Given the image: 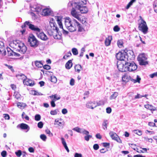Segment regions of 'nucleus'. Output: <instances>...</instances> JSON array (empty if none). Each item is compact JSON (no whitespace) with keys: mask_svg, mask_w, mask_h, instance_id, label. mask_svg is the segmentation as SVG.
<instances>
[{"mask_svg":"<svg viewBox=\"0 0 157 157\" xmlns=\"http://www.w3.org/2000/svg\"><path fill=\"white\" fill-rule=\"evenodd\" d=\"M65 25L67 29L71 32H74L76 30L77 27L79 32L84 31L83 28L75 19L72 20L69 17H67L65 21Z\"/></svg>","mask_w":157,"mask_h":157,"instance_id":"nucleus-1","label":"nucleus"},{"mask_svg":"<svg viewBox=\"0 0 157 157\" xmlns=\"http://www.w3.org/2000/svg\"><path fill=\"white\" fill-rule=\"evenodd\" d=\"M10 45L22 54H25L27 50L24 44L18 40L13 41L10 43Z\"/></svg>","mask_w":157,"mask_h":157,"instance_id":"nucleus-2","label":"nucleus"},{"mask_svg":"<svg viewBox=\"0 0 157 157\" xmlns=\"http://www.w3.org/2000/svg\"><path fill=\"white\" fill-rule=\"evenodd\" d=\"M50 26L48 27V32L51 36H53L55 39H59L61 36L59 34V29L55 23L50 21Z\"/></svg>","mask_w":157,"mask_h":157,"instance_id":"nucleus-3","label":"nucleus"},{"mask_svg":"<svg viewBox=\"0 0 157 157\" xmlns=\"http://www.w3.org/2000/svg\"><path fill=\"white\" fill-rule=\"evenodd\" d=\"M86 3V0H83V1L80 0L79 2L78 3V6H77L76 9L79 10L82 13H87L88 11V9L86 6H82Z\"/></svg>","mask_w":157,"mask_h":157,"instance_id":"nucleus-4","label":"nucleus"},{"mask_svg":"<svg viewBox=\"0 0 157 157\" xmlns=\"http://www.w3.org/2000/svg\"><path fill=\"white\" fill-rule=\"evenodd\" d=\"M138 25V29L140 30L144 34L147 33L148 28L145 21L142 20V21H139Z\"/></svg>","mask_w":157,"mask_h":157,"instance_id":"nucleus-5","label":"nucleus"},{"mask_svg":"<svg viewBox=\"0 0 157 157\" xmlns=\"http://www.w3.org/2000/svg\"><path fill=\"white\" fill-rule=\"evenodd\" d=\"M126 72L127 71H132L136 70L137 66L134 62H125Z\"/></svg>","mask_w":157,"mask_h":157,"instance_id":"nucleus-6","label":"nucleus"},{"mask_svg":"<svg viewBox=\"0 0 157 157\" xmlns=\"http://www.w3.org/2000/svg\"><path fill=\"white\" fill-rule=\"evenodd\" d=\"M117 59L121 61H124L125 62L128 61V56L126 52L124 51L123 52H119L117 53L116 56Z\"/></svg>","mask_w":157,"mask_h":157,"instance_id":"nucleus-7","label":"nucleus"},{"mask_svg":"<svg viewBox=\"0 0 157 157\" xmlns=\"http://www.w3.org/2000/svg\"><path fill=\"white\" fill-rule=\"evenodd\" d=\"M28 41L29 43L30 46L32 47L35 48L38 45V41L35 36L33 35H30L29 36Z\"/></svg>","mask_w":157,"mask_h":157,"instance_id":"nucleus-8","label":"nucleus"},{"mask_svg":"<svg viewBox=\"0 0 157 157\" xmlns=\"http://www.w3.org/2000/svg\"><path fill=\"white\" fill-rule=\"evenodd\" d=\"M122 81L124 82H128L129 80L131 81L132 82H133L134 83L136 82L140 83V80H141L140 78L137 75L136 76V79H134L131 78L130 76H123L122 78Z\"/></svg>","mask_w":157,"mask_h":157,"instance_id":"nucleus-9","label":"nucleus"},{"mask_svg":"<svg viewBox=\"0 0 157 157\" xmlns=\"http://www.w3.org/2000/svg\"><path fill=\"white\" fill-rule=\"evenodd\" d=\"M147 59V58L144 54H140L138 57L139 64L141 65H145L148 64V62L146 61Z\"/></svg>","mask_w":157,"mask_h":157,"instance_id":"nucleus-10","label":"nucleus"},{"mask_svg":"<svg viewBox=\"0 0 157 157\" xmlns=\"http://www.w3.org/2000/svg\"><path fill=\"white\" fill-rule=\"evenodd\" d=\"M31 22L29 21H26V23L27 25L29 26V28L33 31L36 32L37 33L40 32V29L38 28L37 26L35 25L31 24Z\"/></svg>","mask_w":157,"mask_h":157,"instance_id":"nucleus-11","label":"nucleus"},{"mask_svg":"<svg viewBox=\"0 0 157 157\" xmlns=\"http://www.w3.org/2000/svg\"><path fill=\"white\" fill-rule=\"evenodd\" d=\"M6 50L7 51V56H20V55L19 54L13 52V51L9 48H7Z\"/></svg>","mask_w":157,"mask_h":157,"instance_id":"nucleus-12","label":"nucleus"},{"mask_svg":"<svg viewBox=\"0 0 157 157\" xmlns=\"http://www.w3.org/2000/svg\"><path fill=\"white\" fill-rule=\"evenodd\" d=\"M71 14L73 18H76L78 20L80 19V17L81 15L80 14H79L75 10H72L71 12ZM73 19H75L73 18Z\"/></svg>","mask_w":157,"mask_h":157,"instance_id":"nucleus-13","label":"nucleus"},{"mask_svg":"<svg viewBox=\"0 0 157 157\" xmlns=\"http://www.w3.org/2000/svg\"><path fill=\"white\" fill-rule=\"evenodd\" d=\"M52 13L51 10L48 8H44L42 10L41 14L42 15L46 16L51 15Z\"/></svg>","mask_w":157,"mask_h":157,"instance_id":"nucleus-14","label":"nucleus"},{"mask_svg":"<svg viewBox=\"0 0 157 157\" xmlns=\"http://www.w3.org/2000/svg\"><path fill=\"white\" fill-rule=\"evenodd\" d=\"M23 82L24 85L31 86H33L34 85V82L31 79L27 78L23 81Z\"/></svg>","mask_w":157,"mask_h":157,"instance_id":"nucleus-15","label":"nucleus"},{"mask_svg":"<svg viewBox=\"0 0 157 157\" xmlns=\"http://www.w3.org/2000/svg\"><path fill=\"white\" fill-rule=\"evenodd\" d=\"M117 66L119 70L120 71L126 72L125 63L124 65L121 63L119 64L117 63Z\"/></svg>","mask_w":157,"mask_h":157,"instance_id":"nucleus-16","label":"nucleus"},{"mask_svg":"<svg viewBox=\"0 0 157 157\" xmlns=\"http://www.w3.org/2000/svg\"><path fill=\"white\" fill-rule=\"evenodd\" d=\"M19 127H20L22 129H27V131H26V132L28 131L30 129L29 127L27 124L24 123H21L17 125V128H18Z\"/></svg>","mask_w":157,"mask_h":157,"instance_id":"nucleus-17","label":"nucleus"},{"mask_svg":"<svg viewBox=\"0 0 157 157\" xmlns=\"http://www.w3.org/2000/svg\"><path fill=\"white\" fill-rule=\"evenodd\" d=\"M86 106L88 108L93 109L96 107L95 102V101L88 102L86 104Z\"/></svg>","mask_w":157,"mask_h":157,"instance_id":"nucleus-18","label":"nucleus"},{"mask_svg":"<svg viewBox=\"0 0 157 157\" xmlns=\"http://www.w3.org/2000/svg\"><path fill=\"white\" fill-rule=\"evenodd\" d=\"M37 35L38 38L43 40H46L48 39L46 35L43 32L38 33Z\"/></svg>","mask_w":157,"mask_h":157,"instance_id":"nucleus-19","label":"nucleus"},{"mask_svg":"<svg viewBox=\"0 0 157 157\" xmlns=\"http://www.w3.org/2000/svg\"><path fill=\"white\" fill-rule=\"evenodd\" d=\"M127 56L128 61V59H132L135 57L134 53L133 51L132 50H129L127 51Z\"/></svg>","mask_w":157,"mask_h":157,"instance_id":"nucleus-20","label":"nucleus"},{"mask_svg":"<svg viewBox=\"0 0 157 157\" xmlns=\"http://www.w3.org/2000/svg\"><path fill=\"white\" fill-rule=\"evenodd\" d=\"M59 121L58 120L57 121L56 120H55L54 125H56V127L60 126L62 128H63L64 125V122L62 121Z\"/></svg>","mask_w":157,"mask_h":157,"instance_id":"nucleus-21","label":"nucleus"},{"mask_svg":"<svg viewBox=\"0 0 157 157\" xmlns=\"http://www.w3.org/2000/svg\"><path fill=\"white\" fill-rule=\"evenodd\" d=\"M57 21L58 22V24L59 27V28L62 29L63 30V34L65 35H67L68 33V32L67 31L63 29L62 24L61 22L59 21V19H57Z\"/></svg>","mask_w":157,"mask_h":157,"instance_id":"nucleus-22","label":"nucleus"},{"mask_svg":"<svg viewBox=\"0 0 157 157\" xmlns=\"http://www.w3.org/2000/svg\"><path fill=\"white\" fill-rule=\"evenodd\" d=\"M112 39V37L111 36H109L105 39V44L106 46H108L110 45Z\"/></svg>","mask_w":157,"mask_h":157,"instance_id":"nucleus-23","label":"nucleus"},{"mask_svg":"<svg viewBox=\"0 0 157 157\" xmlns=\"http://www.w3.org/2000/svg\"><path fill=\"white\" fill-rule=\"evenodd\" d=\"M78 5V3L75 2H69L68 4V7H72V10H75V8L76 9L77 6Z\"/></svg>","mask_w":157,"mask_h":157,"instance_id":"nucleus-24","label":"nucleus"},{"mask_svg":"<svg viewBox=\"0 0 157 157\" xmlns=\"http://www.w3.org/2000/svg\"><path fill=\"white\" fill-rule=\"evenodd\" d=\"M61 140L62 141V143L63 144V146L66 149L67 151L68 152H69V150L67 146V144L66 143V142L65 141L63 137H62L61 138Z\"/></svg>","mask_w":157,"mask_h":157,"instance_id":"nucleus-25","label":"nucleus"},{"mask_svg":"<svg viewBox=\"0 0 157 157\" xmlns=\"http://www.w3.org/2000/svg\"><path fill=\"white\" fill-rule=\"evenodd\" d=\"M72 63L71 60H69L66 64L65 67L67 69H70L72 67Z\"/></svg>","mask_w":157,"mask_h":157,"instance_id":"nucleus-26","label":"nucleus"},{"mask_svg":"<svg viewBox=\"0 0 157 157\" xmlns=\"http://www.w3.org/2000/svg\"><path fill=\"white\" fill-rule=\"evenodd\" d=\"M145 107L151 111H155L156 110V108L153 106L150 105H145Z\"/></svg>","mask_w":157,"mask_h":157,"instance_id":"nucleus-27","label":"nucleus"},{"mask_svg":"<svg viewBox=\"0 0 157 157\" xmlns=\"http://www.w3.org/2000/svg\"><path fill=\"white\" fill-rule=\"evenodd\" d=\"M109 134L112 139L114 140L118 136L116 133L113 131H110L109 133Z\"/></svg>","mask_w":157,"mask_h":157,"instance_id":"nucleus-28","label":"nucleus"},{"mask_svg":"<svg viewBox=\"0 0 157 157\" xmlns=\"http://www.w3.org/2000/svg\"><path fill=\"white\" fill-rule=\"evenodd\" d=\"M78 20L80 21L82 24H84L85 25H86V20L85 17H82L81 15L80 17V19H78Z\"/></svg>","mask_w":157,"mask_h":157,"instance_id":"nucleus-29","label":"nucleus"},{"mask_svg":"<svg viewBox=\"0 0 157 157\" xmlns=\"http://www.w3.org/2000/svg\"><path fill=\"white\" fill-rule=\"evenodd\" d=\"M118 95V93L115 92L113 93V94L110 96L109 99L110 100L114 99L117 97Z\"/></svg>","mask_w":157,"mask_h":157,"instance_id":"nucleus-30","label":"nucleus"},{"mask_svg":"<svg viewBox=\"0 0 157 157\" xmlns=\"http://www.w3.org/2000/svg\"><path fill=\"white\" fill-rule=\"evenodd\" d=\"M75 71L79 73L81 70H82V68L80 65L78 64L76 65L75 67Z\"/></svg>","mask_w":157,"mask_h":157,"instance_id":"nucleus-31","label":"nucleus"},{"mask_svg":"<svg viewBox=\"0 0 157 157\" xmlns=\"http://www.w3.org/2000/svg\"><path fill=\"white\" fill-rule=\"evenodd\" d=\"M16 77L18 79H22L23 80V81L26 78V77L25 75L22 74H21L17 75H16Z\"/></svg>","mask_w":157,"mask_h":157,"instance_id":"nucleus-32","label":"nucleus"},{"mask_svg":"<svg viewBox=\"0 0 157 157\" xmlns=\"http://www.w3.org/2000/svg\"><path fill=\"white\" fill-rule=\"evenodd\" d=\"M108 124V120H104L102 124L103 128L104 129H107Z\"/></svg>","mask_w":157,"mask_h":157,"instance_id":"nucleus-33","label":"nucleus"},{"mask_svg":"<svg viewBox=\"0 0 157 157\" xmlns=\"http://www.w3.org/2000/svg\"><path fill=\"white\" fill-rule=\"evenodd\" d=\"M49 98L51 99H52L53 98H54L56 99L57 100H58L60 99V96H58L57 94H56L54 95H52L49 96Z\"/></svg>","mask_w":157,"mask_h":157,"instance_id":"nucleus-34","label":"nucleus"},{"mask_svg":"<svg viewBox=\"0 0 157 157\" xmlns=\"http://www.w3.org/2000/svg\"><path fill=\"white\" fill-rule=\"evenodd\" d=\"M35 65L38 67H41L43 66V64L40 61H36L35 62Z\"/></svg>","mask_w":157,"mask_h":157,"instance_id":"nucleus-35","label":"nucleus"},{"mask_svg":"<svg viewBox=\"0 0 157 157\" xmlns=\"http://www.w3.org/2000/svg\"><path fill=\"white\" fill-rule=\"evenodd\" d=\"M35 11L37 12H39L40 11L43 9L41 6H39L38 5L37 6H36L35 7Z\"/></svg>","mask_w":157,"mask_h":157,"instance_id":"nucleus-36","label":"nucleus"},{"mask_svg":"<svg viewBox=\"0 0 157 157\" xmlns=\"http://www.w3.org/2000/svg\"><path fill=\"white\" fill-rule=\"evenodd\" d=\"M123 41L122 40H119L117 42V45L120 48L122 47L123 46Z\"/></svg>","mask_w":157,"mask_h":157,"instance_id":"nucleus-37","label":"nucleus"},{"mask_svg":"<svg viewBox=\"0 0 157 157\" xmlns=\"http://www.w3.org/2000/svg\"><path fill=\"white\" fill-rule=\"evenodd\" d=\"M13 96L15 97V98H17V99L20 98V97H21L20 94L17 92H14V93Z\"/></svg>","mask_w":157,"mask_h":157,"instance_id":"nucleus-38","label":"nucleus"},{"mask_svg":"<svg viewBox=\"0 0 157 157\" xmlns=\"http://www.w3.org/2000/svg\"><path fill=\"white\" fill-rule=\"evenodd\" d=\"M72 52L73 55H76L78 53V50L75 48H73L72 49Z\"/></svg>","mask_w":157,"mask_h":157,"instance_id":"nucleus-39","label":"nucleus"},{"mask_svg":"<svg viewBox=\"0 0 157 157\" xmlns=\"http://www.w3.org/2000/svg\"><path fill=\"white\" fill-rule=\"evenodd\" d=\"M82 128H80L78 127H76L72 129V130L79 133H81Z\"/></svg>","mask_w":157,"mask_h":157,"instance_id":"nucleus-40","label":"nucleus"},{"mask_svg":"<svg viewBox=\"0 0 157 157\" xmlns=\"http://www.w3.org/2000/svg\"><path fill=\"white\" fill-rule=\"evenodd\" d=\"M51 81L54 83H56L57 81L56 78L55 76H52L51 77Z\"/></svg>","mask_w":157,"mask_h":157,"instance_id":"nucleus-41","label":"nucleus"},{"mask_svg":"<svg viewBox=\"0 0 157 157\" xmlns=\"http://www.w3.org/2000/svg\"><path fill=\"white\" fill-rule=\"evenodd\" d=\"M40 137L44 141H46L47 138L46 135L44 134H41L40 136Z\"/></svg>","mask_w":157,"mask_h":157,"instance_id":"nucleus-42","label":"nucleus"},{"mask_svg":"<svg viewBox=\"0 0 157 157\" xmlns=\"http://www.w3.org/2000/svg\"><path fill=\"white\" fill-rule=\"evenodd\" d=\"M17 106L18 108H24L26 106V105L25 104L19 103L17 104Z\"/></svg>","mask_w":157,"mask_h":157,"instance_id":"nucleus-43","label":"nucleus"},{"mask_svg":"<svg viewBox=\"0 0 157 157\" xmlns=\"http://www.w3.org/2000/svg\"><path fill=\"white\" fill-rule=\"evenodd\" d=\"M41 119L40 115L38 114H36L35 116V119L36 121H39Z\"/></svg>","mask_w":157,"mask_h":157,"instance_id":"nucleus-44","label":"nucleus"},{"mask_svg":"<svg viewBox=\"0 0 157 157\" xmlns=\"http://www.w3.org/2000/svg\"><path fill=\"white\" fill-rule=\"evenodd\" d=\"M59 112L58 109H56L55 110H51L50 112V114L52 115H56Z\"/></svg>","mask_w":157,"mask_h":157,"instance_id":"nucleus-45","label":"nucleus"},{"mask_svg":"<svg viewBox=\"0 0 157 157\" xmlns=\"http://www.w3.org/2000/svg\"><path fill=\"white\" fill-rule=\"evenodd\" d=\"M81 133H82L83 134L87 135L89 133V132L88 131L85 130L84 129L82 128Z\"/></svg>","mask_w":157,"mask_h":157,"instance_id":"nucleus-46","label":"nucleus"},{"mask_svg":"<svg viewBox=\"0 0 157 157\" xmlns=\"http://www.w3.org/2000/svg\"><path fill=\"white\" fill-rule=\"evenodd\" d=\"M134 132L135 133L139 136H140L142 134L141 131L140 130H135L134 131Z\"/></svg>","mask_w":157,"mask_h":157,"instance_id":"nucleus-47","label":"nucleus"},{"mask_svg":"<svg viewBox=\"0 0 157 157\" xmlns=\"http://www.w3.org/2000/svg\"><path fill=\"white\" fill-rule=\"evenodd\" d=\"M95 105H96V107L97 106L103 105H104V103L102 101H99L98 102L96 103L95 102Z\"/></svg>","mask_w":157,"mask_h":157,"instance_id":"nucleus-48","label":"nucleus"},{"mask_svg":"<svg viewBox=\"0 0 157 157\" xmlns=\"http://www.w3.org/2000/svg\"><path fill=\"white\" fill-rule=\"evenodd\" d=\"M43 125V123L41 121L39 122L37 124V126L38 127L40 128H42Z\"/></svg>","mask_w":157,"mask_h":157,"instance_id":"nucleus-49","label":"nucleus"},{"mask_svg":"<svg viewBox=\"0 0 157 157\" xmlns=\"http://www.w3.org/2000/svg\"><path fill=\"white\" fill-rule=\"evenodd\" d=\"M92 137V136L89 135H87L86 136H85L84 138L85 140L87 141H88L89 140L90 138Z\"/></svg>","mask_w":157,"mask_h":157,"instance_id":"nucleus-50","label":"nucleus"},{"mask_svg":"<svg viewBox=\"0 0 157 157\" xmlns=\"http://www.w3.org/2000/svg\"><path fill=\"white\" fill-rule=\"evenodd\" d=\"M15 154L18 157H20L22 154L21 151V150H18L17 151L15 152Z\"/></svg>","mask_w":157,"mask_h":157,"instance_id":"nucleus-51","label":"nucleus"},{"mask_svg":"<svg viewBox=\"0 0 157 157\" xmlns=\"http://www.w3.org/2000/svg\"><path fill=\"white\" fill-rule=\"evenodd\" d=\"M149 76L151 78H153L155 77H157V72H155L152 74H150Z\"/></svg>","mask_w":157,"mask_h":157,"instance_id":"nucleus-52","label":"nucleus"},{"mask_svg":"<svg viewBox=\"0 0 157 157\" xmlns=\"http://www.w3.org/2000/svg\"><path fill=\"white\" fill-rule=\"evenodd\" d=\"M133 2H133L132 1H131L127 6L126 7V9H128L130 7V6L132 5Z\"/></svg>","mask_w":157,"mask_h":157,"instance_id":"nucleus-53","label":"nucleus"},{"mask_svg":"<svg viewBox=\"0 0 157 157\" xmlns=\"http://www.w3.org/2000/svg\"><path fill=\"white\" fill-rule=\"evenodd\" d=\"M120 29L117 25H116L113 28V30L115 32H118L120 30Z\"/></svg>","mask_w":157,"mask_h":157,"instance_id":"nucleus-54","label":"nucleus"},{"mask_svg":"<svg viewBox=\"0 0 157 157\" xmlns=\"http://www.w3.org/2000/svg\"><path fill=\"white\" fill-rule=\"evenodd\" d=\"M1 155L3 157H6V156L7 152L6 151H3L1 153Z\"/></svg>","mask_w":157,"mask_h":157,"instance_id":"nucleus-55","label":"nucleus"},{"mask_svg":"<svg viewBox=\"0 0 157 157\" xmlns=\"http://www.w3.org/2000/svg\"><path fill=\"white\" fill-rule=\"evenodd\" d=\"M46 133L48 134L50 136H53V134L51 133L50 131L48 129L46 130H45Z\"/></svg>","mask_w":157,"mask_h":157,"instance_id":"nucleus-56","label":"nucleus"},{"mask_svg":"<svg viewBox=\"0 0 157 157\" xmlns=\"http://www.w3.org/2000/svg\"><path fill=\"white\" fill-rule=\"evenodd\" d=\"M43 68L44 69L47 70H49L50 68V66L48 65H45L43 66Z\"/></svg>","mask_w":157,"mask_h":157,"instance_id":"nucleus-57","label":"nucleus"},{"mask_svg":"<svg viewBox=\"0 0 157 157\" xmlns=\"http://www.w3.org/2000/svg\"><path fill=\"white\" fill-rule=\"evenodd\" d=\"M70 84L71 86H73L75 84V80L74 79L72 78L70 82Z\"/></svg>","mask_w":157,"mask_h":157,"instance_id":"nucleus-58","label":"nucleus"},{"mask_svg":"<svg viewBox=\"0 0 157 157\" xmlns=\"http://www.w3.org/2000/svg\"><path fill=\"white\" fill-rule=\"evenodd\" d=\"M112 109L111 108L109 107L106 109V113L108 114L110 113L111 112Z\"/></svg>","mask_w":157,"mask_h":157,"instance_id":"nucleus-59","label":"nucleus"},{"mask_svg":"<svg viewBox=\"0 0 157 157\" xmlns=\"http://www.w3.org/2000/svg\"><path fill=\"white\" fill-rule=\"evenodd\" d=\"M99 148V146L97 144H95L93 146V148L95 150H98Z\"/></svg>","mask_w":157,"mask_h":157,"instance_id":"nucleus-60","label":"nucleus"},{"mask_svg":"<svg viewBox=\"0 0 157 157\" xmlns=\"http://www.w3.org/2000/svg\"><path fill=\"white\" fill-rule=\"evenodd\" d=\"M82 155L81 154L76 153L74 155V157H82Z\"/></svg>","mask_w":157,"mask_h":157,"instance_id":"nucleus-61","label":"nucleus"},{"mask_svg":"<svg viewBox=\"0 0 157 157\" xmlns=\"http://www.w3.org/2000/svg\"><path fill=\"white\" fill-rule=\"evenodd\" d=\"M62 113L63 114H65L67 113V110L66 109H63L62 111Z\"/></svg>","mask_w":157,"mask_h":157,"instance_id":"nucleus-62","label":"nucleus"},{"mask_svg":"<svg viewBox=\"0 0 157 157\" xmlns=\"http://www.w3.org/2000/svg\"><path fill=\"white\" fill-rule=\"evenodd\" d=\"M4 117L5 119L9 120L10 119V116L8 114H4Z\"/></svg>","mask_w":157,"mask_h":157,"instance_id":"nucleus-63","label":"nucleus"},{"mask_svg":"<svg viewBox=\"0 0 157 157\" xmlns=\"http://www.w3.org/2000/svg\"><path fill=\"white\" fill-rule=\"evenodd\" d=\"M115 140L120 143H122V141L121 140L119 137L118 136L117 137V138Z\"/></svg>","mask_w":157,"mask_h":157,"instance_id":"nucleus-64","label":"nucleus"}]
</instances>
